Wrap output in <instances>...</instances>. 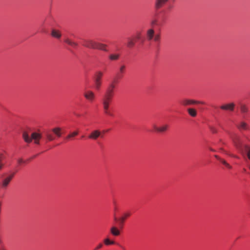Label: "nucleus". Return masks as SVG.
<instances>
[{
	"mask_svg": "<svg viewBox=\"0 0 250 250\" xmlns=\"http://www.w3.org/2000/svg\"><path fill=\"white\" fill-rule=\"evenodd\" d=\"M214 157L217 159L219 161H220V160H221L222 158H221L220 157H219L218 155H214Z\"/></svg>",
	"mask_w": 250,
	"mask_h": 250,
	"instance_id": "4c0bfd02",
	"label": "nucleus"
},
{
	"mask_svg": "<svg viewBox=\"0 0 250 250\" xmlns=\"http://www.w3.org/2000/svg\"><path fill=\"white\" fill-rule=\"evenodd\" d=\"M15 174V172H12V173L7 175V176H6L1 180L0 183V186L2 188H6L10 184L11 181L14 177Z\"/></svg>",
	"mask_w": 250,
	"mask_h": 250,
	"instance_id": "20e7f679",
	"label": "nucleus"
},
{
	"mask_svg": "<svg viewBox=\"0 0 250 250\" xmlns=\"http://www.w3.org/2000/svg\"><path fill=\"white\" fill-rule=\"evenodd\" d=\"M102 246H103V244H101V243L99 244L98 245V246L95 248V250H98V249L101 248L102 247Z\"/></svg>",
	"mask_w": 250,
	"mask_h": 250,
	"instance_id": "c9c22d12",
	"label": "nucleus"
},
{
	"mask_svg": "<svg viewBox=\"0 0 250 250\" xmlns=\"http://www.w3.org/2000/svg\"><path fill=\"white\" fill-rule=\"evenodd\" d=\"M153 128L156 131L159 132V133H163V132H166L167 130V129L168 128V125H164L160 127H158L156 125H154Z\"/></svg>",
	"mask_w": 250,
	"mask_h": 250,
	"instance_id": "ddd939ff",
	"label": "nucleus"
},
{
	"mask_svg": "<svg viewBox=\"0 0 250 250\" xmlns=\"http://www.w3.org/2000/svg\"><path fill=\"white\" fill-rule=\"evenodd\" d=\"M135 44V40L133 38H128L127 39V42L126 45L129 48H132Z\"/></svg>",
	"mask_w": 250,
	"mask_h": 250,
	"instance_id": "aec40b11",
	"label": "nucleus"
},
{
	"mask_svg": "<svg viewBox=\"0 0 250 250\" xmlns=\"http://www.w3.org/2000/svg\"><path fill=\"white\" fill-rule=\"evenodd\" d=\"M115 87H116V84H115L114 82L111 83L109 84L108 87L107 88V89L105 92V93H106L107 94H109V95L114 96V89H115Z\"/></svg>",
	"mask_w": 250,
	"mask_h": 250,
	"instance_id": "1a4fd4ad",
	"label": "nucleus"
},
{
	"mask_svg": "<svg viewBox=\"0 0 250 250\" xmlns=\"http://www.w3.org/2000/svg\"><path fill=\"white\" fill-rule=\"evenodd\" d=\"M168 0H156L155 6L156 9L162 7Z\"/></svg>",
	"mask_w": 250,
	"mask_h": 250,
	"instance_id": "f3484780",
	"label": "nucleus"
},
{
	"mask_svg": "<svg viewBox=\"0 0 250 250\" xmlns=\"http://www.w3.org/2000/svg\"><path fill=\"white\" fill-rule=\"evenodd\" d=\"M154 41L156 42H158L160 41V34H156L155 35L154 37H153Z\"/></svg>",
	"mask_w": 250,
	"mask_h": 250,
	"instance_id": "7c9ffc66",
	"label": "nucleus"
},
{
	"mask_svg": "<svg viewBox=\"0 0 250 250\" xmlns=\"http://www.w3.org/2000/svg\"><path fill=\"white\" fill-rule=\"evenodd\" d=\"M101 132L99 130H94L92 131L88 136L90 139L96 140L101 136Z\"/></svg>",
	"mask_w": 250,
	"mask_h": 250,
	"instance_id": "f8f14e48",
	"label": "nucleus"
},
{
	"mask_svg": "<svg viewBox=\"0 0 250 250\" xmlns=\"http://www.w3.org/2000/svg\"><path fill=\"white\" fill-rule=\"evenodd\" d=\"M83 95L85 99L90 103L93 102L96 98L94 92L90 90L85 91Z\"/></svg>",
	"mask_w": 250,
	"mask_h": 250,
	"instance_id": "423d86ee",
	"label": "nucleus"
},
{
	"mask_svg": "<svg viewBox=\"0 0 250 250\" xmlns=\"http://www.w3.org/2000/svg\"><path fill=\"white\" fill-rule=\"evenodd\" d=\"M124 215H125L124 217L121 218L120 219L122 224H123L124 223V222L125 220V218L130 216V213H127L125 214Z\"/></svg>",
	"mask_w": 250,
	"mask_h": 250,
	"instance_id": "c756f323",
	"label": "nucleus"
},
{
	"mask_svg": "<svg viewBox=\"0 0 250 250\" xmlns=\"http://www.w3.org/2000/svg\"><path fill=\"white\" fill-rule=\"evenodd\" d=\"M110 232L114 236H118L120 233L119 230L115 227H112L110 229Z\"/></svg>",
	"mask_w": 250,
	"mask_h": 250,
	"instance_id": "4be33fe9",
	"label": "nucleus"
},
{
	"mask_svg": "<svg viewBox=\"0 0 250 250\" xmlns=\"http://www.w3.org/2000/svg\"><path fill=\"white\" fill-rule=\"evenodd\" d=\"M141 38V34L140 33H138L136 35V36L135 37V38L134 39L135 40V41L136 40H140Z\"/></svg>",
	"mask_w": 250,
	"mask_h": 250,
	"instance_id": "72a5a7b5",
	"label": "nucleus"
},
{
	"mask_svg": "<svg viewBox=\"0 0 250 250\" xmlns=\"http://www.w3.org/2000/svg\"><path fill=\"white\" fill-rule=\"evenodd\" d=\"M154 30L151 28L149 29L146 31V38L148 41H151L154 37Z\"/></svg>",
	"mask_w": 250,
	"mask_h": 250,
	"instance_id": "2eb2a0df",
	"label": "nucleus"
},
{
	"mask_svg": "<svg viewBox=\"0 0 250 250\" xmlns=\"http://www.w3.org/2000/svg\"><path fill=\"white\" fill-rule=\"evenodd\" d=\"M210 130L212 132L215 133H216L217 132V130L214 127H212V126H210Z\"/></svg>",
	"mask_w": 250,
	"mask_h": 250,
	"instance_id": "473e14b6",
	"label": "nucleus"
},
{
	"mask_svg": "<svg viewBox=\"0 0 250 250\" xmlns=\"http://www.w3.org/2000/svg\"><path fill=\"white\" fill-rule=\"evenodd\" d=\"M120 55L118 54H111L109 55V59L111 61H116L119 59Z\"/></svg>",
	"mask_w": 250,
	"mask_h": 250,
	"instance_id": "b1692460",
	"label": "nucleus"
},
{
	"mask_svg": "<svg viewBox=\"0 0 250 250\" xmlns=\"http://www.w3.org/2000/svg\"><path fill=\"white\" fill-rule=\"evenodd\" d=\"M230 138L235 147L242 153H244L245 145H243V141L239 136L236 134L231 135Z\"/></svg>",
	"mask_w": 250,
	"mask_h": 250,
	"instance_id": "7ed1b4c3",
	"label": "nucleus"
},
{
	"mask_svg": "<svg viewBox=\"0 0 250 250\" xmlns=\"http://www.w3.org/2000/svg\"><path fill=\"white\" fill-rule=\"evenodd\" d=\"M17 162L19 165H21V164L25 163V161L22 158H19L17 160Z\"/></svg>",
	"mask_w": 250,
	"mask_h": 250,
	"instance_id": "2f4dec72",
	"label": "nucleus"
},
{
	"mask_svg": "<svg viewBox=\"0 0 250 250\" xmlns=\"http://www.w3.org/2000/svg\"><path fill=\"white\" fill-rule=\"evenodd\" d=\"M209 149H210L211 151H215V150H214L213 149H212V148H210Z\"/></svg>",
	"mask_w": 250,
	"mask_h": 250,
	"instance_id": "ea45409f",
	"label": "nucleus"
},
{
	"mask_svg": "<svg viewBox=\"0 0 250 250\" xmlns=\"http://www.w3.org/2000/svg\"><path fill=\"white\" fill-rule=\"evenodd\" d=\"M188 112L191 117H194L197 115V111L195 109L189 108L188 109Z\"/></svg>",
	"mask_w": 250,
	"mask_h": 250,
	"instance_id": "5701e85b",
	"label": "nucleus"
},
{
	"mask_svg": "<svg viewBox=\"0 0 250 250\" xmlns=\"http://www.w3.org/2000/svg\"><path fill=\"white\" fill-rule=\"evenodd\" d=\"M244 147V150L247 152L248 158L250 160V147L247 145H245Z\"/></svg>",
	"mask_w": 250,
	"mask_h": 250,
	"instance_id": "bb28decb",
	"label": "nucleus"
},
{
	"mask_svg": "<svg viewBox=\"0 0 250 250\" xmlns=\"http://www.w3.org/2000/svg\"><path fill=\"white\" fill-rule=\"evenodd\" d=\"M64 42L74 48H76L78 46V43L76 42L72 41L68 38H65L64 40Z\"/></svg>",
	"mask_w": 250,
	"mask_h": 250,
	"instance_id": "a211bd4d",
	"label": "nucleus"
},
{
	"mask_svg": "<svg viewBox=\"0 0 250 250\" xmlns=\"http://www.w3.org/2000/svg\"><path fill=\"white\" fill-rule=\"evenodd\" d=\"M240 111L243 115V117L245 118L246 115L249 112L248 107L244 104H241L240 105Z\"/></svg>",
	"mask_w": 250,
	"mask_h": 250,
	"instance_id": "4468645a",
	"label": "nucleus"
},
{
	"mask_svg": "<svg viewBox=\"0 0 250 250\" xmlns=\"http://www.w3.org/2000/svg\"><path fill=\"white\" fill-rule=\"evenodd\" d=\"M106 47L107 45L106 44L97 42L96 49L103 50L104 51H107Z\"/></svg>",
	"mask_w": 250,
	"mask_h": 250,
	"instance_id": "6ab92c4d",
	"label": "nucleus"
},
{
	"mask_svg": "<svg viewBox=\"0 0 250 250\" xmlns=\"http://www.w3.org/2000/svg\"><path fill=\"white\" fill-rule=\"evenodd\" d=\"M113 96L104 93L101 99V104L104 112L107 115L113 116V114L109 110L110 105L112 102Z\"/></svg>",
	"mask_w": 250,
	"mask_h": 250,
	"instance_id": "f257e3e1",
	"label": "nucleus"
},
{
	"mask_svg": "<svg viewBox=\"0 0 250 250\" xmlns=\"http://www.w3.org/2000/svg\"><path fill=\"white\" fill-rule=\"evenodd\" d=\"M97 42L92 40H85L83 45L91 49H96Z\"/></svg>",
	"mask_w": 250,
	"mask_h": 250,
	"instance_id": "0eeeda50",
	"label": "nucleus"
},
{
	"mask_svg": "<svg viewBox=\"0 0 250 250\" xmlns=\"http://www.w3.org/2000/svg\"><path fill=\"white\" fill-rule=\"evenodd\" d=\"M122 249H123L124 250H125V248H124V247H122Z\"/></svg>",
	"mask_w": 250,
	"mask_h": 250,
	"instance_id": "a19ab883",
	"label": "nucleus"
},
{
	"mask_svg": "<svg viewBox=\"0 0 250 250\" xmlns=\"http://www.w3.org/2000/svg\"><path fill=\"white\" fill-rule=\"evenodd\" d=\"M2 166V164H0V170L1 169Z\"/></svg>",
	"mask_w": 250,
	"mask_h": 250,
	"instance_id": "58836bf2",
	"label": "nucleus"
},
{
	"mask_svg": "<svg viewBox=\"0 0 250 250\" xmlns=\"http://www.w3.org/2000/svg\"><path fill=\"white\" fill-rule=\"evenodd\" d=\"M46 136L47 140L49 141H52L55 139V137L51 134L48 132L46 133Z\"/></svg>",
	"mask_w": 250,
	"mask_h": 250,
	"instance_id": "cd10ccee",
	"label": "nucleus"
},
{
	"mask_svg": "<svg viewBox=\"0 0 250 250\" xmlns=\"http://www.w3.org/2000/svg\"><path fill=\"white\" fill-rule=\"evenodd\" d=\"M51 34L53 37L58 39H60L62 36L61 32L59 30L55 29H52Z\"/></svg>",
	"mask_w": 250,
	"mask_h": 250,
	"instance_id": "dca6fc26",
	"label": "nucleus"
},
{
	"mask_svg": "<svg viewBox=\"0 0 250 250\" xmlns=\"http://www.w3.org/2000/svg\"><path fill=\"white\" fill-rule=\"evenodd\" d=\"M104 242L106 245L114 244L115 243L114 241H110L108 238L105 239Z\"/></svg>",
	"mask_w": 250,
	"mask_h": 250,
	"instance_id": "c85d7f7f",
	"label": "nucleus"
},
{
	"mask_svg": "<svg viewBox=\"0 0 250 250\" xmlns=\"http://www.w3.org/2000/svg\"><path fill=\"white\" fill-rule=\"evenodd\" d=\"M235 107V104L233 103L224 104L220 106V108L224 110L233 111Z\"/></svg>",
	"mask_w": 250,
	"mask_h": 250,
	"instance_id": "9d476101",
	"label": "nucleus"
},
{
	"mask_svg": "<svg viewBox=\"0 0 250 250\" xmlns=\"http://www.w3.org/2000/svg\"><path fill=\"white\" fill-rule=\"evenodd\" d=\"M225 166L229 169H231V166L227 162L225 164Z\"/></svg>",
	"mask_w": 250,
	"mask_h": 250,
	"instance_id": "f704fd0d",
	"label": "nucleus"
},
{
	"mask_svg": "<svg viewBox=\"0 0 250 250\" xmlns=\"http://www.w3.org/2000/svg\"><path fill=\"white\" fill-rule=\"evenodd\" d=\"M103 76V73L101 71H98L94 77V83L95 88L97 90H99L102 85V79Z\"/></svg>",
	"mask_w": 250,
	"mask_h": 250,
	"instance_id": "39448f33",
	"label": "nucleus"
},
{
	"mask_svg": "<svg viewBox=\"0 0 250 250\" xmlns=\"http://www.w3.org/2000/svg\"><path fill=\"white\" fill-rule=\"evenodd\" d=\"M62 129L60 127H55L52 129V131L58 137H60L62 135Z\"/></svg>",
	"mask_w": 250,
	"mask_h": 250,
	"instance_id": "412c9836",
	"label": "nucleus"
},
{
	"mask_svg": "<svg viewBox=\"0 0 250 250\" xmlns=\"http://www.w3.org/2000/svg\"><path fill=\"white\" fill-rule=\"evenodd\" d=\"M78 134V131H74V132H72L71 133L68 134L66 137L65 139L68 140L71 139V138H73V137L77 136Z\"/></svg>",
	"mask_w": 250,
	"mask_h": 250,
	"instance_id": "393cba45",
	"label": "nucleus"
},
{
	"mask_svg": "<svg viewBox=\"0 0 250 250\" xmlns=\"http://www.w3.org/2000/svg\"><path fill=\"white\" fill-rule=\"evenodd\" d=\"M220 162L221 163H222L224 165H225V164L227 163V162L223 159H221V160H220Z\"/></svg>",
	"mask_w": 250,
	"mask_h": 250,
	"instance_id": "e433bc0d",
	"label": "nucleus"
},
{
	"mask_svg": "<svg viewBox=\"0 0 250 250\" xmlns=\"http://www.w3.org/2000/svg\"><path fill=\"white\" fill-rule=\"evenodd\" d=\"M22 137L25 141L27 143H31L32 140H34L35 144L39 145L40 140L42 138V135L38 132H32L31 134V137L26 132H23Z\"/></svg>",
	"mask_w": 250,
	"mask_h": 250,
	"instance_id": "f03ea898",
	"label": "nucleus"
},
{
	"mask_svg": "<svg viewBox=\"0 0 250 250\" xmlns=\"http://www.w3.org/2000/svg\"><path fill=\"white\" fill-rule=\"evenodd\" d=\"M236 126L239 130H247L249 128L248 124L244 121H241L236 124Z\"/></svg>",
	"mask_w": 250,
	"mask_h": 250,
	"instance_id": "9b49d317",
	"label": "nucleus"
},
{
	"mask_svg": "<svg viewBox=\"0 0 250 250\" xmlns=\"http://www.w3.org/2000/svg\"><path fill=\"white\" fill-rule=\"evenodd\" d=\"M126 66L125 64H122L120 65L119 69V73L122 75L124 74L125 71Z\"/></svg>",
	"mask_w": 250,
	"mask_h": 250,
	"instance_id": "a878e982",
	"label": "nucleus"
},
{
	"mask_svg": "<svg viewBox=\"0 0 250 250\" xmlns=\"http://www.w3.org/2000/svg\"><path fill=\"white\" fill-rule=\"evenodd\" d=\"M204 104L205 103L203 102L195 101L193 100L185 99L182 101V104L184 106L189 105L193 104Z\"/></svg>",
	"mask_w": 250,
	"mask_h": 250,
	"instance_id": "6e6552de",
	"label": "nucleus"
}]
</instances>
